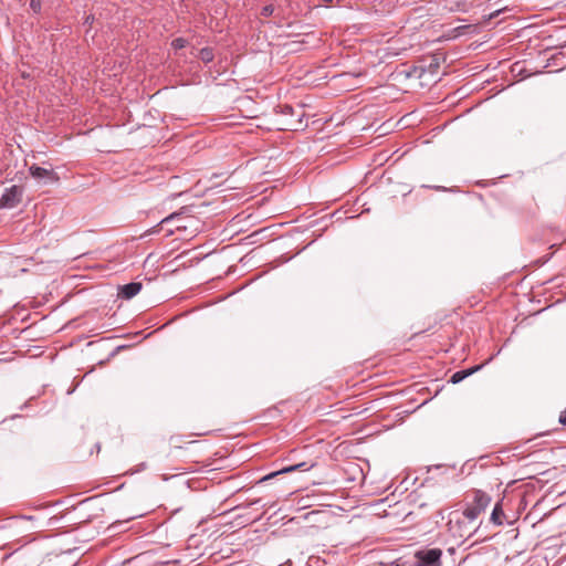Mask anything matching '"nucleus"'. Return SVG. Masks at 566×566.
I'll use <instances>...</instances> for the list:
<instances>
[{
    "instance_id": "22",
    "label": "nucleus",
    "mask_w": 566,
    "mask_h": 566,
    "mask_svg": "<svg viewBox=\"0 0 566 566\" xmlns=\"http://www.w3.org/2000/svg\"><path fill=\"white\" fill-rule=\"evenodd\" d=\"M163 226H164V224H161V222H160L159 224L155 226V229H158V228H160V227H163Z\"/></svg>"
},
{
    "instance_id": "20",
    "label": "nucleus",
    "mask_w": 566,
    "mask_h": 566,
    "mask_svg": "<svg viewBox=\"0 0 566 566\" xmlns=\"http://www.w3.org/2000/svg\"><path fill=\"white\" fill-rule=\"evenodd\" d=\"M332 1L333 0H322V2L325 3V4H329V3H332Z\"/></svg>"
},
{
    "instance_id": "7",
    "label": "nucleus",
    "mask_w": 566,
    "mask_h": 566,
    "mask_svg": "<svg viewBox=\"0 0 566 566\" xmlns=\"http://www.w3.org/2000/svg\"><path fill=\"white\" fill-rule=\"evenodd\" d=\"M142 290V284L140 283H137V282H132V283H128V284H125L122 289H120V293L119 295L124 298H132L134 297L135 295H137L139 293V291Z\"/></svg>"
},
{
    "instance_id": "14",
    "label": "nucleus",
    "mask_w": 566,
    "mask_h": 566,
    "mask_svg": "<svg viewBox=\"0 0 566 566\" xmlns=\"http://www.w3.org/2000/svg\"><path fill=\"white\" fill-rule=\"evenodd\" d=\"M274 12V7L273 4H266L264 6L262 9H261V12H260V15L262 18H268L270 15H272Z\"/></svg>"
},
{
    "instance_id": "23",
    "label": "nucleus",
    "mask_w": 566,
    "mask_h": 566,
    "mask_svg": "<svg viewBox=\"0 0 566 566\" xmlns=\"http://www.w3.org/2000/svg\"><path fill=\"white\" fill-rule=\"evenodd\" d=\"M163 226H164V224H161V222H160L159 224L155 226V229H158V228H160V227H163Z\"/></svg>"
},
{
    "instance_id": "16",
    "label": "nucleus",
    "mask_w": 566,
    "mask_h": 566,
    "mask_svg": "<svg viewBox=\"0 0 566 566\" xmlns=\"http://www.w3.org/2000/svg\"><path fill=\"white\" fill-rule=\"evenodd\" d=\"M30 8L35 12L39 13L41 10V1L40 0H31L30 1Z\"/></svg>"
},
{
    "instance_id": "4",
    "label": "nucleus",
    "mask_w": 566,
    "mask_h": 566,
    "mask_svg": "<svg viewBox=\"0 0 566 566\" xmlns=\"http://www.w3.org/2000/svg\"><path fill=\"white\" fill-rule=\"evenodd\" d=\"M442 552L439 548H432L424 552H418L417 558L420 566H439Z\"/></svg>"
},
{
    "instance_id": "3",
    "label": "nucleus",
    "mask_w": 566,
    "mask_h": 566,
    "mask_svg": "<svg viewBox=\"0 0 566 566\" xmlns=\"http://www.w3.org/2000/svg\"><path fill=\"white\" fill-rule=\"evenodd\" d=\"M23 196V187L13 185L12 187L6 189L4 193L0 198V208H14L17 207Z\"/></svg>"
},
{
    "instance_id": "10",
    "label": "nucleus",
    "mask_w": 566,
    "mask_h": 566,
    "mask_svg": "<svg viewBox=\"0 0 566 566\" xmlns=\"http://www.w3.org/2000/svg\"><path fill=\"white\" fill-rule=\"evenodd\" d=\"M305 465H306V463H305V462H303V463H298V464H295V465H290V467L283 468V469H281V470H280V471H277V472H273V473H271V474H269V475L264 476V478H263V480H269V479H271V478H273V476H275V475H277V474H281V473H289V472H293V471H296V470H301V469H303Z\"/></svg>"
},
{
    "instance_id": "21",
    "label": "nucleus",
    "mask_w": 566,
    "mask_h": 566,
    "mask_svg": "<svg viewBox=\"0 0 566 566\" xmlns=\"http://www.w3.org/2000/svg\"><path fill=\"white\" fill-rule=\"evenodd\" d=\"M497 14H499V11H496V12H494V13L490 14V19H492V18L496 17Z\"/></svg>"
},
{
    "instance_id": "11",
    "label": "nucleus",
    "mask_w": 566,
    "mask_h": 566,
    "mask_svg": "<svg viewBox=\"0 0 566 566\" xmlns=\"http://www.w3.org/2000/svg\"><path fill=\"white\" fill-rule=\"evenodd\" d=\"M476 369H479V367H475V368H471V369H467V370H460V371H457L454 373L452 376H451V381L453 384H458L460 381H462L465 377H468L469 375L473 374Z\"/></svg>"
},
{
    "instance_id": "18",
    "label": "nucleus",
    "mask_w": 566,
    "mask_h": 566,
    "mask_svg": "<svg viewBox=\"0 0 566 566\" xmlns=\"http://www.w3.org/2000/svg\"><path fill=\"white\" fill-rule=\"evenodd\" d=\"M559 422L563 424V426H566V409L564 411L560 412L559 415Z\"/></svg>"
},
{
    "instance_id": "13",
    "label": "nucleus",
    "mask_w": 566,
    "mask_h": 566,
    "mask_svg": "<svg viewBox=\"0 0 566 566\" xmlns=\"http://www.w3.org/2000/svg\"><path fill=\"white\" fill-rule=\"evenodd\" d=\"M169 442H170V446L176 448V449H181L182 448V443H186L184 441L182 437L178 436V434L170 437Z\"/></svg>"
},
{
    "instance_id": "9",
    "label": "nucleus",
    "mask_w": 566,
    "mask_h": 566,
    "mask_svg": "<svg viewBox=\"0 0 566 566\" xmlns=\"http://www.w3.org/2000/svg\"><path fill=\"white\" fill-rule=\"evenodd\" d=\"M187 45L188 42L184 38H176L171 41V48L174 49L176 56H178L179 59L184 56V54L180 53V51L185 49Z\"/></svg>"
},
{
    "instance_id": "5",
    "label": "nucleus",
    "mask_w": 566,
    "mask_h": 566,
    "mask_svg": "<svg viewBox=\"0 0 566 566\" xmlns=\"http://www.w3.org/2000/svg\"><path fill=\"white\" fill-rule=\"evenodd\" d=\"M30 175L35 179H48L52 182L57 181L60 178L57 174L52 169H46L36 165H32L29 168Z\"/></svg>"
},
{
    "instance_id": "12",
    "label": "nucleus",
    "mask_w": 566,
    "mask_h": 566,
    "mask_svg": "<svg viewBox=\"0 0 566 566\" xmlns=\"http://www.w3.org/2000/svg\"><path fill=\"white\" fill-rule=\"evenodd\" d=\"M196 55L206 64L211 62L214 57V53L211 48H203Z\"/></svg>"
},
{
    "instance_id": "15",
    "label": "nucleus",
    "mask_w": 566,
    "mask_h": 566,
    "mask_svg": "<svg viewBox=\"0 0 566 566\" xmlns=\"http://www.w3.org/2000/svg\"><path fill=\"white\" fill-rule=\"evenodd\" d=\"M279 108V112L283 115L294 116L295 114L294 108L290 105H281Z\"/></svg>"
},
{
    "instance_id": "2",
    "label": "nucleus",
    "mask_w": 566,
    "mask_h": 566,
    "mask_svg": "<svg viewBox=\"0 0 566 566\" xmlns=\"http://www.w3.org/2000/svg\"><path fill=\"white\" fill-rule=\"evenodd\" d=\"M467 500L468 502L463 510V516L469 521L476 520L491 504V496L476 489L467 493Z\"/></svg>"
},
{
    "instance_id": "1",
    "label": "nucleus",
    "mask_w": 566,
    "mask_h": 566,
    "mask_svg": "<svg viewBox=\"0 0 566 566\" xmlns=\"http://www.w3.org/2000/svg\"><path fill=\"white\" fill-rule=\"evenodd\" d=\"M525 494L512 492L499 500L491 513L490 522L496 526L513 524L520 517V511L525 507Z\"/></svg>"
},
{
    "instance_id": "8",
    "label": "nucleus",
    "mask_w": 566,
    "mask_h": 566,
    "mask_svg": "<svg viewBox=\"0 0 566 566\" xmlns=\"http://www.w3.org/2000/svg\"><path fill=\"white\" fill-rule=\"evenodd\" d=\"M182 219L178 214H171L161 221V224H172L175 230L186 229V224L181 223Z\"/></svg>"
},
{
    "instance_id": "17",
    "label": "nucleus",
    "mask_w": 566,
    "mask_h": 566,
    "mask_svg": "<svg viewBox=\"0 0 566 566\" xmlns=\"http://www.w3.org/2000/svg\"><path fill=\"white\" fill-rule=\"evenodd\" d=\"M371 566H400V564L398 563V560H395L391 563L378 562V563H374Z\"/></svg>"
},
{
    "instance_id": "19",
    "label": "nucleus",
    "mask_w": 566,
    "mask_h": 566,
    "mask_svg": "<svg viewBox=\"0 0 566 566\" xmlns=\"http://www.w3.org/2000/svg\"><path fill=\"white\" fill-rule=\"evenodd\" d=\"M459 9H460V2H453V4H451L449 7L450 11H454V10H459Z\"/></svg>"
},
{
    "instance_id": "6",
    "label": "nucleus",
    "mask_w": 566,
    "mask_h": 566,
    "mask_svg": "<svg viewBox=\"0 0 566 566\" xmlns=\"http://www.w3.org/2000/svg\"><path fill=\"white\" fill-rule=\"evenodd\" d=\"M303 111L300 109L297 112V118L296 119H293V118H289L282 123L279 124L277 126V129L280 130H290V132H294V130H297L300 128V126L302 125V119L301 117L303 116Z\"/></svg>"
}]
</instances>
